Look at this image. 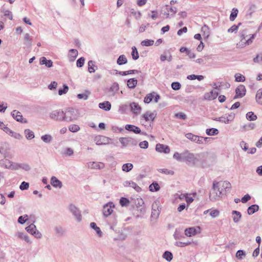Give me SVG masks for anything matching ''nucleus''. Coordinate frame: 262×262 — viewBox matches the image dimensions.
I'll list each match as a JSON object with an SVG mask.
<instances>
[{
	"label": "nucleus",
	"mask_w": 262,
	"mask_h": 262,
	"mask_svg": "<svg viewBox=\"0 0 262 262\" xmlns=\"http://www.w3.org/2000/svg\"><path fill=\"white\" fill-rule=\"evenodd\" d=\"M137 84V80L135 78L129 79L127 81V85L128 88L134 89L136 87Z\"/></svg>",
	"instance_id": "obj_30"
},
{
	"label": "nucleus",
	"mask_w": 262,
	"mask_h": 262,
	"mask_svg": "<svg viewBox=\"0 0 262 262\" xmlns=\"http://www.w3.org/2000/svg\"><path fill=\"white\" fill-rule=\"evenodd\" d=\"M184 156H185V150L181 153L175 152L173 154V158L179 162H184Z\"/></svg>",
	"instance_id": "obj_24"
},
{
	"label": "nucleus",
	"mask_w": 262,
	"mask_h": 262,
	"mask_svg": "<svg viewBox=\"0 0 262 262\" xmlns=\"http://www.w3.org/2000/svg\"><path fill=\"white\" fill-rule=\"evenodd\" d=\"M26 230L28 232L32 234L36 230V227L34 224H31L26 228Z\"/></svg>",
	"instance_id": "obj_49"
},
{
	"label": "nucleus",
	"mask_w": 262,
	"mask_h": 262,
	"mask_svg": "<svg viewBox=\"0 0 262 262\" xmlns=\"http://www.w3.org/2000/svg\"><path fill=\"white\" fill-rule=\"evenodd\" d=\"M259 209L258 205L256 204L252 205L249 206L247 209V213L249 215H252L257 212Z\"/></svg>",
	"instance_id": "obj_26"
},
{
	"label": "nucleus",
	"mask_w": 262,
	"mask_h": 262,
	"mask_svg": "<svg viewBox=\"0 0 262 262\" xmlns=\"http://www.w3.org/2000/svg\"><path fill=\"white\" fill-rule=\"evenodd\" d=\"M171 88L175 91L179 90L181 88V85L179 82H173L171 84Z\"/></svg>",
	"instance_id": "obj_59"
},
{
	"label": "nucleus",
	"mask_w": 262,
	"mask_h": 262,
	"mask_svg": "<svg viewBox=\"0 0 262 262\" xmlns=\"http://www.w3.org/2000/svg\"><path fill=\"white\" fill-rule=\"evenodd\" d=\"M64 121L71 122L77 119V115L75 114L74 108L69 107L63 111Z\"/></svg>",
	"instance_id": "obj_2"
},
{
	"label": "nucleus",
	"mask_w": 262,
	"mask_h": 262,
	"mask_svg": "<svg viewBox=\"0 0 262 262\" xmlns=\"http://www.w3.org/2000/svg\"><path fill=\"white\" fill-rule=\"evenodd\" d=\"M157 113L155 112H151L147 111L142 115V117L146 121H153L156 117Z\"/></svg>",
	"instance_id": "obj_12"
},
{
	"label": "nucleus",
	"mask_w": 262,
	"mask_h": 262,
	"mask_svg": "<svg viewBox=\"0 0 262 262\" xmlns=\"http://www.w3.org/2000/svg\"><path fill=\"white\" fill-rule=\"evenodd\" d=\"M242 25V23H239L237 25H233L231 28H230L228 30V32L229 33H233V32H234V33H236L237 30H238V27Z\"/></svg>",
	"instance_id": "obj_51"
},
{
	"label": "nucleus",
	"mask_w": 262,
	"mask_h": 262,
	"mask_svg": "<svg viewBox=\"0 0 262 262\" xmlns=\"http://www.w3.org/2000/svg\"><path fill=\"white\" fill-rule=\"evenodd\" d=\"M125 129L129 132H133L135 134H141L142 135H146V133L142 132L140 128L135 125L132 124H126L125 126Z\"/></svg>",
	"instance_id": "obj_10"
},
{
	"label": "nucleus",
	"mask_w": 262,
	"mask_h": 262,
	"mask_svg": "<svg viewBox=\"0 0 262 262\" xmlns=\"http://www.w3.org/2000/svg\"><path fill=\"white\" fill-rule=\"evenodd\" d=\"M111 139L103 136H96L95 138L94 141L96 142V144L98 145H106L109 143V141Z\"/></svg>",
	"instance_id": "obj_9"
},
{
	"label": "nucleus",
	"mask_w": 262,
	"mask_h": 262,
	"mask_svg": "<svg viewBox=\"0 0 262 262\" xmlns=\"http://www.w3.org/2000/svg\"><path fill=\"white\" fill-rule=\"evenodd\" d=\"M215 121H217L225 123L226 124L229 123V119H228V117L227 116H222L219 118H216L214 119Z\"/></svg>",
	"instance_id": "obj_55"
},
{
	"label": "nucleus",
	"mask_w": 262,
	"mask_h": 262,
	"mask_svg": "<svg viewBox=\"0 0 262 262\" xmlns=\"http://www.w3.org/2000/svg\"><path fill=\"white\" fill-rule=\"evenodd\" d=\"M238 10L236 8H233L231 13L230 15V20L231 21H234L237 17L238 14Z\"/></svg>",
	"instance_id": "obj_47"
},
{
	"label": "nucleus",
	"mask_w": 262,
	"mask_h": 262,
	"mask_svg": "<svg viewBox=\"0 0 262 262\" xmlns=\"http://www.w3.org/2000/svg\"><path fill=\"white\" fill-rule=\"evenodd\" d=\"M119 142L122 144V147L124 148L128 145L136 146L138 141L131 137H121L119 139Z\"/></svg>",
	"instance_id": "obj_4"
},
{
	"label": "nucleus",
	"mask_w": 262,
	"mask_h": 262,
	"mask_svg": "<svg viewBox=\"0 0 262 262\" xmlns=\"http://www.w3.org/2000/svg\"><path fill=\"white\" fill-rule=\"evenodd\" d=\"M17 235L19 238L24 239L26 242H27L28 243H31V242L29 239V236L25 234L24 233L18 232L17 234Z\"/></svg>",
	"instance_id": "obj_48"
},
{
	"label": "nucleus",
	"mask_w": 262,
	"mask_h": 262,
	"mask_svg": "<svg viewBox=\"0 0 262 262\" xmlns=\"http://www.w3.org/2000/svg\"><path fill=\"white\" fill-rule=\"evenodd\" d=\"M50 183L55 188H61L62 187V182L55 176L51 177Z\"/></svg>",
	"instance_id": "obj_15"
},
{
	"label": "nucleus",
	"mask_w": 262,
	"mask_h": 262,
	"mask_svg": "<svg viewBox=\"0 0 262 262\" xmlns=\"http://www.w3.org/2000/svg\"><path fill=\"white\" fill-rule=\"evenodd\" d=\"M246 89L244 85H239L235 89V93L243 95V97L246 95Z\"/></svg>",
	"instance_id": "obj_29"
},
{
	"label": "nucleus",
	"mask_w": 262,
	"mask_h": 262,
	"mask_svg": "<svg viewBox=\"0 0 262 262\" xmlns=\"http://www.w3.org/2000/svg\"><path fill=\"white\" fill-rule=\"evenodd\" d=\"M156 150L158 152L165 154H168L170 152V148L168 146L160 143L156 145Z\"/></svg>",
	"instance_id": "obj_13"
},
{
	"label": "nucleus",
	"mask_w": 262,
	"mask_h": 262,
	"mask_svg": "<svg viewBox=\"0 0 262 262\" xmlns=\"http://www.w3.org/2000/svg\"><path fill=\"white\" fill-rule=\"evenodd\" d=\"M69 129L70 132L75 133L78 132L80 129V127L77 125L72 124L69 126Z\"/></svg>",
	"instance_id": "obj_61"
},
{
	"label": "nucleus",
	"mask_w": 262,
	"mask_h": 262,
	"mask_svg": "<svg viewBox=\"0 0 262 262\" xmlns=\"http://www.w3.org/2000/svg\"><path fill=\"white\" fill-rule=\"evenodd\" d=\"M56 234L58 236H62L65 233V230L61 226H55L54 228Z\"/></svg>",
	"instance_id": "obj_25"
},
{
	"label": "nucleus",
	"mask_w": 262,
	"mask_h": 262,
	"mask_svg": "<svg viewBox=\"0 0 262 262\" xmlns=\"http://www.w3.org/2000/svg\"><path fill=\"white\" fill-rule=\"evenodd\" d=\"M256 9V6L255 5L252 4L250 5L247 12V16H249V18H251L252 16V14L255 11Z\"/></svg>",
	"instance_id": "obj_38"
},
{
	"label": "nucleus",
	"mask_w": 262,
	"mask_h": 262,
	"mask_svg": "<svg viewBox=\"0 0 262 262\" xmlns=\"http://www.w3.org/2000/svg\"><path fill=\"white\" fill-rule=\"evenodd\" d=\"M88 167L91 169H100L104 167V164L103 163L92 162L88 163Z\"/></svg>",
	"instance_id": "obj_17"
},
{
	"label": "nucleus",
	"mask_w": 262,
	"mask_h": 262,
	"mask_svg": "<svg viewBox=\"0 0 262 262\" xmlns=\"http://www.w3.org/2000/svg\"><path fill=\"white\" fill-rule=\"evenodd\" d=\"M154 97V95H152V94H148L144 98V102L146 103H149L152 100Z\"/></svg>",
	"instance_id": "obj_60"
},
{
	"label": "nucleus",
	"mask_w": 262,
	"mask_h": 262,
	"mask_svg": "<svg viewBox=\"0 0 262 262\" xmlns=\"http://www.w3.org/2000/svg\"><path fill=\"white\" fill-rule=\"evenodd\" d=\"M218 183L216 181L213 182V186L210 191L209 199L211 201H215L220 198L221 195L218 191Z\"/></svg>",
	"instance_id": "obj_3"
},
{
	"label": "nucleus",
	"mask_w": 262,
	"mask_h": 262,
	"mask_svg": "<svg viewBox=\"0 0 262 262\" xmlns=\"http://www.w3.org/2000/svg\"><path fill=\"white\" fill-rule=\"evenodd\" d=\"M161 209L160 202L159 201H155L152 205V210H161Z\"/></svg>",
	"instance_id": "obj_64"
},
{
	"label": "nucleus",
	"mask_w": 262,
	"mask_h": 262,
	"mask_svg": "<svg viewBox=\"0 0 262 262\" xmlns=\"http://www.w3.org/2000/svg\"><path fill=\"white\" fill-rule=\"evenodd\" d=\"M160 187L158 183L156 182H154L149 186V189L151 192H155L159 190Z\"/></svg>",
	"instance_id": "obj_33"
},
{
	"label": "nucleus",
	"mask_w": 262,
	"mask_h": 262,
	"mask_svg": "<svg viewBox=\"0 0 262 262\" xmlns=\"http://www.w3.org/2000/svg\"><path fill=\"white\" fill-rule=\"evenodd\" d=\"M8 149V144L5 142L0 143V153L5 154Z\"/></svg>",
	"instance_id": "obj_45"
},
{
	"label": "nucleus",
	"mask_w": 262,
	"mask_h": 262,
	"mask_svg": "<svg viewBox=\"0 0 262 262\" xmlns=\"http://www.w3.org/2000/svg\"><path fill=\"white\" fill-rule=\"evenodd\" d=\"M88 71L90 73H94L97 69V67L95 66L94 62L93 60H90L88 62Z\"/></svg>",
	"instance_id": "obj_32"
},
{
	"label": "nucleus",
	"mask_w": 262,
	"mask_h": 262,
	"mask_svg": "<svg viewBox=\"0 0 262 262\" xmlns=\"http://www.w3.org/2000/svg\"><path fill=\"white\" fill-rule=\"evenodd\" d=\"M50 117L56 121H64L63 111L61 109L53 111Z\"/></svg>",
	"instance_id": "obj_7"
},
{
	"label": "nucleus",
	"mask_w": 262,
	"mask_h": 262,
	"mask_svg": "<svg viewBox=\"0 0 262 262\" xmlns=\"http://www.w3.org/2000/svg\"><path fill=\"white\" fill-rule=\"evenodd\" d=\"M69 209L78 222H80L82 221L81 211L76 206L71 204L69 206Z\"/></svg>",
	"instance_id": "obj_6"
},
{
	"label": "nucleus",
	"mask_w": 262,
	"mask_h": 262,
	"mask_svg": "<svg viewBox=\"0 0 262 262\" xmlns=\"http://www.w3.org/2000/svg\"><path fill=\"white\" fill-rule=\"evenodd\" d=\"M52 137L50 135H45L41 137V139L46 143H50L52 140Z\"/></svg>",
	"instance_id": "obj_42"
},
{
	"label": "nucleus",
	"mask_w": 262,
	"mask_h": 262,
	"mask_svg": "<svg viewBox=\"0 0 262 262\" xmlns=\"http://www.w3.org/2000/svg\"><path fill=\"white\" fill-rule=\"evenodd\" d=\"M133 168V165L132 163H126L122 165V169L125 172L130 171Z\"/></svg>",
	"instance_id": "obj_44"
},
{
	"label": "nucleus",
	"mask_w": 262,
	"mask_h": 262,
	"mask_svg": "<svg viewBox=\"0 0 262 262\" xmlns=\"http://www.w3.org/2000/svg\"><path fill=\"white\" fill-rule=\"evenodd\" d=\"M123 185L125 187H130L134 188L137 192H140L141 190V188L135 182L133 181H125Z\"/></svg>",
	"instance_id": "obj_16"
},
{
	"label": "nucleus",
	"mask_w": 262,
	"mask_h": 262,
	"mask_svg": "<svg viewBox=\"0 0 262 262\" xmlns=\"http://www.w3.org/2000/svg\"><path fill=\"white\" fill-rule=\"evenodd\" d=\"M127 62V59L124 55L119 56L117 60V63L119 65L125 64Z\"/></svg>",
	"instance_id": "obj_31"
},
{
	"label": "nucleus",
	"mask_w": 262,
	"mask_h": 262,
	"mask_svg": "<svg viewBox=\"0 0 262 262\" xmlns=\"http://www.w3.org/2000/svg\"><path fill=\"white\" fill-rule=\"evenodd\" d=\"M111 103L108 101H105L99 104V108L105 111H110L111 109Z\"/></svg>",
	"instance_id": "obj_20"
},
{
	"label": "nucleus",
	"mask_w": 262,
	"mask_h": 262,
	"mask_svg": "<svg viewBox=\"0 0 262 262\" xmlns=\"http://www.w3.org/2000/svg\"><path fill=\"white\" fill-rule=\"evenodd\" d=\"M219 130L215 128H211L207 129L206 130V133L208 136H214L216 135L219 134Z\"/></svg>",
	"instance_id": "obj_37"
},
{
	"label": "nucleus",
	"mask_w": 262,
	"mask_h": 262,
	"mask_svg": "<svg viewBox=\"0 0 262 262\" xmlns=\"http://www.w3.org/2000/svg\"><path fill=\"white\" fill-rule=\"evenodd\" d=\"M28 220V216L25 214L23 216H20L18 219V223L20 224H24Z\"/></svg>",
	"instance_id": "obj_56"
},
{
	"label": "nucleus",
	"mask_w": 262,
	"mask_h": 262,
	"mask_svg": "<svg viewBox=\"0 0 262 262\" xmlns=\"http://www.w3.org/2000/svg\"><path fill=\"white\" fill-rule=\"evenodd\" d=\"M129 203V200L126 198L122 197L120 200V204L122 207L127 206Z\"/></svg>",
	"instance_id": "obj_57"
},
{
	"label": "nucleus",
	"mask_w": 262,
	"mask_h": 262,
	"mask_svg": "<svg viewBox=\"0 0 262 262\" xmlns=\"http://www.w3.org/2000/svg\"><path fill=\"white\" fill-rule=\"evenodd\" d=\"M115 207V205L113 202H108L103 206V214L104 217H106L110 215L113 212V208Z\"/></svg>",
	"instance_id": "obj_8"
},
{
	"label": "nucleus",
	"mask_w": 262,
	"mask_h": 262,
	"mask_svg": "<svg viewBox=\"0 0 262 262\" xmlns=\"http://www.w3.org/2000/svg\"><path fill=\"white\" fill-rule=\"evenodd\" d=\"M218 191L219 194H225L226 192L229 191L231 188V184L228 181H221L217 182Z\"/></svg>",
	"instance_id": "obj_5"
},
{
	"label": "nucleus",
	"mask_w": 262,
	"mask_h": 262,
	"mask_svg": "<svg viewBox=\"0 0 262 262\" xmlns=\"http://www.w3.org/2000/svg\"><path fill=\"white\" fill-rule=\"evenodd\" d=\"M40 64L41 65L45 64L47 68L53 67L52 61L50 59H47L45 57H42L40 58Z\"/></svg>",
	"instance_id": "obj_21"
},
{
	"label": "nucleus",
	"mask_w": 262,
	"mask_h": 262,
	"mask_svg": "<svg viewBox=\"0 0 262 262\" xmlns=\"http://www.w3.org/2000/svg\"><path fill=\"white\" fill-rule=\"evenodd\" d=\"M130 107L132 111L136 114H138L140 113L141 107L138 104V103L136 102H132L130 104Z\"/></svg>",
	"instance_id": "obj_19"
},
{
	"label": "nucleus",
	"mask_w": 262,
	"mask_h": 262,
	"mask_svg": "<svg viewBox=\"0 0 262 262\" xmlns=\"http://www.w3.org/2000/svg\"><path fill=\"white\" fill-rule=\"evenodd\" d=\"M90 227L95 230L98 235L99 237H101L102 236V232L101 231L99 227H97L96 224L94 222H92L90 224Z\"/></svg>",
	"instance_id": "obj_35"
},
{
	"label": "nucleus",
	"mask_w": 262,
	"mask_h": 262,
	"mask_svg": "<svg viewBox=\"0 0 262 262\" xmlns=\"http://www.w3.org/2000/svg\"><path fill=\"white\" fill-rule=\"evenodd\" d=\"M24 44L28 47L31 46V38L29 34L26 33L24 37Z\"/></svg>",
	"instance_id": "obj_46"
},
{
	"label": "nucleus",
	"mask_w": 262,
	"mask_h": 262,
	"mask_svg": "<svg viewBox=\"0 0 262 262\" xmlns=\"http://www.w3.org/2000/svg\"><path fill=\"white\" fill-rule=\"evenodd\" d=\"M136 208V210L137 211V212L136 213L137 217H141L145 213L146 208L145 206H138L137 205Z\"/></svg>",
	"instance_id": "obj_28"
},
{
	"label": "nucleus",
	"mask_w": 262,
	"mask_h": 262,
	"mask_svg": "<svg viewBox=\"0 0 262 262\" xmlns=\"http://www.w3.org/2000/svg\"><path fill=\"white\" fill-rule=\"evenodd\" d=\"M184 162L191 166L205 168L212 164L213 157L208 152L194 154L185 150Z\"/></svg>",
	"instance_id": "obj_1"
},
{
	"label": "nucleus",
	"mask_w": 262,
	"mask_h": 262,
	"mask_svg": "<svg viewBox=\"0 0 262 262\" xmlns=\"http://www.w3.org/2000/svg\"><path fill=\"white\" fill-rule=\"evenodd\" d=\"M78 56V51L76 49H71L69 52V58L70 61H74Z\"/></svg>",
	"instance_id": "obj_23"
},
{
	"label": "nucleus",
	"mask_w": 262,
	"mask_h": 262,
	"mask_svg": "<svg viewBox=\"0 0 262 262\" xmlns=\"http://www.w3.org/2000/svg\"><path fill=\"white\" fill-rule=\"evenodd\" d=\"M200 228L199 227H189L185 230V234L187 236H192L196 235L200 232Z\"/></svg>",
	"instance_id": "obj_11"
},
{
	"label": "nucleus",
	"mask_w": 262,
	"mask_h": 262,
	"mask_svg": "<svg viewBox=\"0 0 262 262\" xmlns=\"http://www.w3.org/2000/svg\"><path fill=\"white\" fill-rule=\"evenodd\" d=\"M201 31L203 32V35L204 36L205 38H208L210 35L209 27L206 25H204L201 29Z\"/></svg>",
	"instance_id": "obj_36"
},
{
	"label": "nucleus",
	"mask_w": 262,
	"mask_h": 262,
	"mask_svg": "<svg viewBox=\"0 0 262 262\" xmlns=\"http://www.w3.org/2000/svg\"><path fill=\"white\" fill-rule=\"evenodd\" d=\"M256 102L262 105V93L260 92V91H257L256 95Z\"/></svg>",
	"instance_id": "obj_62"
},
{
	"label": "nucleus",
	"mask_w": 262,
	"mask_h": 262,
	"mask_svg": "<svg viewBox=\"0 0 262 262\" xmlns=\"http://www.w3.org/2000/svg\"><path fill=\"white\" fill-rule=\"evenodd\" d=\"M232 214L234 215L233 216V222L235 223H238L242 217V214L241 212L236 210H233L232 212Z\"/></svg>",
	"instance_id": "obj_27"
},
{
	"label": "nucleus",
	"mask_w": 262,
	"mask_h": 262,
	"mask_svg": "<svg viewBox=\"0 0 262 262\" xmlns=\"http://www.w3.org/2000/svg\"><path fill=\"white\" fill-rule=\"evenodd\" d=\"M131 55H132L133 59L135 60H137L139 57V53L137 51V49L136 47L135 46H133L132 48Z\"/></svg>",
	"instance_id": "obj_39"
},
{
	"label": "nucleus",
	"mask_w": 262,
	"mask_h": 262,
	"mask_svg": "<svg viewBox=\"0 0 262 262\" xmlns=\"http://www.w3.org/2000/svg\"><path fill=\"white\" fill-rule=\"evenodd\" d=\"M246 118L249 121H254L257 118V116L252 112H249L246 114Z\"/></svg>",
	"instance_id": "obj_43"
},
{
	"label": "nucleus",
	"mask_w": 262,
	"mask_h": 262,
	"mask_svg": "<svg viewBox=\"0 0 262 262\" xmlns=\"http://www.w3.org/2000/svg\"><path fill=\"white\" fill-rule=\"evenodd\" d=\"M85 59L84 57H81L79 58L76 61V66L78 68H81L83 66L84 63Z\"/></svg>",
	"instance_id": "obj_63"
},
{
	"label": "nucleus",
	"mask_w": 262,
	"mask_h": 262,
	"mask_svg": "<svg viewBox=\"0 0 262 262\" xmlns=\"http://www.w3.org/2000/svg\"><path fill=\"white\" fill-rule=\"evenodd\" d=\"M234 76L237 82H244L245 80V77L241 74L236 73Z\"/></svg>",
	"instance_id": "obj_58"
},
{
	"label": "nucleus",
	"mask_w": 262,
	"mask_h": 262,
	"mask_svg": "<svg viewBox=\"0 0 262 262\" xmlns=\"http://www.w3.org/2000/svg\"><path fill=\"white\" fill-rule=\"evenodd\" d=\"M25 136L27 139L30 140L34 138V133L29 129H26L24 131Z\"/></svg>",
	"instance_id": "obj_40"
},
{
	"label": "nucleus",
	"mask_w": 262,
	"mask_h": 262,
	"mask_svg": "<svg viewBox=\"0 0 262 262\" xmlns=\"http://www.w3.org/2000/svg\"><path fill=\"white\" fill-rule=\"evenodd\" d=\"M68 90H69L68 86L66 84H64L63 85L62 89H59L58 90V94L60 96L63 94H65L68 92Z\"/></svg>",
	"instance_id": "obj_53"
},
{
	"label": "nucleus",
	"mask_w": 262,
	"mask_h": 262,
	"mask_svg": "<svg viewBox=\"0 0 262 262\" xmlns=\"http://www.w3.org/2000/svg\"><path fill=\"white\" fill-rule=\"evenodd\" d=\"M11 115L17 121L22 122L23 116L20 112L17 111L16 110H13L11 112Z\"/></svg>",
	"instance_id": "obj_22"
},
{
	"label": "nucleus",
	"mask_w": 262,
	"mask_h": 262,
	"mask_svg": "<svg viewBox=\"0 0 262 262\" xmlns=\"http://www.w3.org/2000/svg\"><path fill=\"white\" fill-rule=\"evenodd\" d=\"M209 139V138L208 137L204 138L203 137L198 136L195 143L198 144H204L206 143Z\"/></svg>",
	"instance_id": "obj_54"
},
{
	"label": "nucleus",
	"mask_w": 262,
	"mask_h": 262,
	"mask_svg": "<svg viewBox=\"0 0 262 262\" xmlns=\"http://www.w3.org/2000/svg\"><path fill=\"white\" fill-rule=\"evenodd\" d=\"M185 137L187 139L191 140V141L195 142L198 136L195 135L192 133H189L185 134Z\"/></svg>",
	"instance_id": "obj_50"
},
{
	"label": "nucleus",
	"mask_w": 262,
	"mask_h": 262,
	"mask_svg": "<svg viewBox=\"0 0 262 262\" xmlns=\"http://www.w3.org/2000/svg\"><path fill=\"white\" fill-rule=\"evenodd\" d=\"M154 43L153 40L145 39L141 41V45L143 46L149 47L152 46Z\"/></svg>",
	"instance_id": "obj_52"
},
{
	"label": "nucleus",
	"mask_w": 262,
	"mask_h": 262,
	"mask_svg": "<svg viewBox=\"0 0 262 262\" xmlns=\"http://www.w3.org/2000/svg\"><path fill=\"white\" fill-rule=\"evenodd\" d=\"M163 257L168 261H170L173 258V255L171 252L166 251L163 254Z\"/></svg>",
	"instance_id": "obj_41"
},
{
	"label": "nucleus",
	"mask_w": 262,
	"mask_h": 262,
	"mask_svg": "<svg viewBox=\"0 0 262 262\" xmlns=\"http://www.w3.org/2000/svg\"><path fill=\"white\" fill-rule=\"evenodd\" d=\"M219 95V92L211 91L209 93H206L204 95V99L211 100L215 99Z\"/></svg>",
	"instance_id": "obj_14"
},
{
	"label": "nucleus",
	"mask_w": 262,
	"mask_h": 262,
	"mask_svg": "<svg viewBox=\"0 0 262 262\" xmlns=\"http://www.w3.org/2000/svg\"><path fill=\"white\" fill-rule=\"evenodd\" d=\"M8 163H9V165H6V167L7 168H9L11 170H17L20 168L19 164L16 163H12V162H11L10 161H8Z\"/></svg>",
	"instance_id": "obj_34"
},
{
	"label": "nucleus",
	"mask_w": 262,
	"mask_h": 262,
	"mask_svg": "<svg viewBox=\"0 0 262 262\" xmlns=\"http://www.w3.org/2000/svg\"><path fill=\"white\" fill-rule=\"evenodd\" d=\"M119 89V84L117 82H114L110 87L108 90L109 95L114 96L118 91Z\"/></svg>",
	"instance_id": "obj_18"
}]
</instances>
